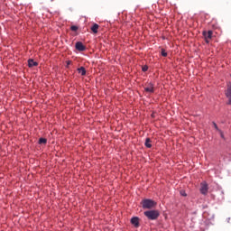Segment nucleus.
<instances>
[{
  "label": "nucleus",
  "mask_w": 231,
  "mask_h": 231,
  "mask_svg": "<svg viewBox=\"0 0 231 231\" xmlns=\"http://www.w3.org/2000/svg\"><path fill=\"white\" fill-rule=\"evenodd\" d=\"M203 36L206 40V42H208V39H212V31L203 32Z\"/></svg>",
  "instance_id": "nucleus-6"
},
{
  "label": "nucleus",
  "mask_w": 231,
  "mask_h": 231,
  "mask_svg": "<svg viewBox=\"0 0 231 231\" xmlns=\"http://www.w3.org/2000/svg\"><path fill=\"white\" fill-rule=\"evenodd\" d=\"M218 133H219L221 138H225V134H223V131L218 130Z\"/></svg>",
  "instance_id": "nucleus-17"
},
{
  "label": "nucleus",
  "mask_w": 231,
  "mask_h": 231,
  "mask_svg": "<svg viewBox=\"0 0 231 231\" xmlns=\"http://www.w3.org/2000/svg\"><path fill=\"white\" fill-rule=\"evenodd\" d=\"M200 192L204 196L207 195V193L208 192V185H207V183H202L201 184Z\"/></svg>",
  "instance_id": "nucleus-4"
},
{
  "label": "nucleus",
  "mask_w": 231,
  "mask_h": 231,
  "mask_svg": "<svg viewBox=\"0 0 231 231\" xmlns=\"http://www.w3.org/2000/svg\"><path fill=\"white\" fill-rule=\"evenodd\" d=\"M91 30L94 33H97L98 32V24L94 23L93 26L91 27Z\"/></svg>",
  "instance_id": "nucleus-11"
},
{
  "label": "nucleus",
  "mask_w": 231,
  "mask_h": 231,
  "mask_svg": "<svg viewBox=\"0 0 231 231\" xmlns=\"http://www.w3.org/2000/svg\"><path fill=\"white\" fill-rule=\"evenodd\" d=\"M147 69H149L147 66L143 67V71H147Z\"/></svg>",
  "instance_id": "nucleus-19"
},
{
  "label": "nucleus",
  "mask_w": 231,
  "mask_h": 231,
  "mask_svg": "<svg viewBox=\"0 0 231 231\" xmlns=\"http://www.w3.org/2000/svg\"><path fill=\"white\" fill-rule=\"evenodd\" d=\"M162 57H167V52L165 51V50H162Z\"/></svg>",
  "instance_id": "nucleus-16"
},
{
  "label": "nucleus",
  "mask_w": 231,
  "mask_h": 231,
  "mask_svg": "<svg viewBox=\"0 0 231 231\" xmlns=\"http://www.w3.org/2000/svg\"><path fill=\"white\" fill-rule=\"evenodd\" d=\"M69 64H71V61L67 62V66H69Z\"/></svg>",
  "instance_id": "nucleus-20"
},
{
  "label": "nucleus",
  "mask_w": 231,
  "mask_h": 231,
  "mask_svg": "<svg viewBox=\"0 0 231 231\" xmlns=\"http://www.w3.org/2000/svg\"><path fill=\"white\" fill-rule=\"evenodd\" d=\"M78 71L82 76L86 75V69L84 67H80L79 69H78Z\"/></svg>",
  "instance_id": "nucleus-12"
},
{
  "label": "nucleus",
  "mask_w": 231,
  "mask_h": 231,
  "mask_svg": "<svg viewBox=\"0 0 231 231\" xmlns=\"http://www.w3.org/2000/svg\"><path fill=\"white\" fill-rule=\"evenodd\" d=\"M39 63L37 61H34L33 60L30 59L28 60V66L29 68H33V66H38Z\"/></svg>",
  "instance_id": "nucleus-7"
},
{
  "label": "nucleus",
  "mask_w": 231,
  "mask_h": 231,
  "mask_svg": "<svg viewBox=\"0 0 231 231\" xmlns=\"http://www.w3.org/2000/svg\"><path fill=\"white\" fill-rule=\"evenodd\" d=\"M213 125L216 129V131H217L219 133V131H221V129H219V127H217V125L216 123L213 122Z\"/></svg>",
  "instance_id": "nucleus-15"
},
{
  "label": "nucleus",
  "mask_w": 231,
  "mask_h": 231,
  "mask_svg": "<svg viewBox=\"0 0 231 231\" xmlns=\"http://www.w3.org/2000/svg\"><path fill=\"white\" fill-rule=\"evenodd\" d=\"M144 145H145V147H147L148 149H151V147H152V144H151V139H150V138H146V139H145Z\"/></svg>",
  "instance_id": "nucleus-9"
},
{
  "label": "nucleus",
  "mask_w": 231,
  "mask_h": 231,
  "mask_svg": "<svg viewBox=\"0 0 231 231\" xmlns=\"http://www.w3.org/2000/svg\"><path fill=\"white\" fill-rule=\"evenodd\" d=\"M226 95L228 98V104L231 106V87L227 88Z\"/></svg>",
  "instance_id": "nucleus-8"
},
{
  "label": "nucleus",
  "mask_w": 231,
  "mask_h": 231,
  "mask_svg": "<svg viewBox=\"0 0 231 231\" xmlns=\"http://www.w3.org/2000/svg\"><path fill=\"white\" fill-rule=\"evenodd\" d=\"M47 142H48V141L46 140V138H42H42L39 139V143H40V144L46 143Z\"/></svg>",
  "instance_id": "nucleus-13"
},
{
  "label": "nucleus",
  "mask_w": 231,
  "mask_h": 231,
  "mask_svg": "<svg viewBox=\"0 0 231 231\" xmlns=\"http://www.w3.org/2000/svg\"><path fill=\"white\" fill-rule=\"evenodd\" d=\"M144 216L148 217V219H158V217L160 216V212L158 210H148L144 212Z\"/></svg>",
  "instance_id": "nucleus-1"
},
{
  "label": "nucleus",
  "mask_w": 231,
  "mask_h": 231,
  "mask_svg": "<svg viewBox=\"0 0 231 231\" xmlns=\"http://www.w3.org/2000/svg\"><path fill=\"white\" fill-rule=\"evenodd\" d=\"M180 196H187V193L185 192V190H180Z\"/></svg>",
  "instance_id": "nucleus-18"
},
{
  "label": "nucleus",
  "mask_w": 231,
  "mask_h": 231,
  "mask_svg": "<svg viewBox=\"0 0 231 231\" xmlns=\"http://www.w3.org/2000/svg\"><path fill=\"white\" fill-rule=\"evenodd\" d=\"M70 30H72V32H77V30H79V27H77V25H72L70 27Z\"/></svg>",
  "instance_id": "nucleus-14"
},
{
  "label": "nucleus",
  "mask_w": 231,
  "mask_h": 231,
  "mask_svg": "<svg viewBox=\"0 0 231 231\" xmlns=\"http://www.w3.org/2000/svg\"><path fill=\"white\" fill-rule=\"evenodd\" d=\"M226 221H227V223H230V217H228V218L226 219Z\"/></svg>",
  "instance_id": "nucleus-21"
},
{
  "label": "nucleus",
  "mask_w": 231,
  "mask_h": 231,
  "mask_svg": "<svg viewBox=\"0 0 231 231\" xmlns=\"http://www.w3.org/2000/svg\"><path fill=\"white\" fill-rule=\"evenodd\" d=\"M131 223L134 225V226L138 228V226H140V218H138V217H134L131 219Z\"/></svg>",
  "instance_id": "nucleus-5"
},
{
  "label": "nucleus",
  "mask_w": 231,
  "mask_h": 231,
  "mask_svg": "<svg viewBox=\"0 0 231 231\" xmlns=\"http://www.w3.org/2000/svg\"><path fill=\"white\" fill-rule=\"evenodd\" d=\"M143 208H153L156 206V202L152 199H145L142 201Z\"/></svg>",
  "instance_id": "nucleus-2"
},
{
  "label": "nucleus",
  "mask_w": 231,
  "mask_h": 231,
  "mask_svg": "<svg viewBox=\"0 0 231 231\" xmlns=\"http://www.w3.org/2000/svg\"><path fill=\"white\" fill-rule=\"evenodd\" d=\"M144 91H146V93H154V88L150 85L149 87L144 88Z\"/></svg>",
  "instance_id": "nucleus-10"
},
{
  "label": "nucleus",
  "mask_w": 231,
  "mask_h": 231,
  "mask_svg": "<svg viewBox=\"0 0 231 231\" xmlns=\"http://www.w3.org/2000/svg\"><path fill=\"white\" fill-rule=\"evenodd\" d=\"M75 48H76V50H78V51H86V46H84V44L81 42H76Z\"/></svg>",
  "instance_id": "nucleus-3"
}]
</instances>
